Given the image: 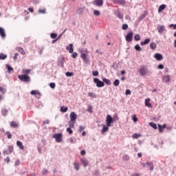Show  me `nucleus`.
<instances>
[{
  "mask_svg": "<svg viewBox=\"0 0 176 176\" xmlns=\"http://www.w3.org/2000/svg\"><path fill=\"white\" fill-rule=\"evenodd\" d=\"M18 78L19 80H21V82H30L31 80V78L27 74L19 75Z\"/></svg>",
  "mask_w": 176,
  "mask_h": 176,
  "instance_id": "obj_1",
  "label": "nucleus"
},
{
  "mask_svg": "<svg viewBox=\"0 0 176 176\" xmlns=\"http://www.w3.org/2000/svg\"><path fill=\"white\" fill-rule=\"evenodd\" d=\"M115 122V119L112 118V116L111 115H107L106 117V124L108 127H111V125L112 123Z\"/></svg>",
  "mask_w": 176,
  "mask_h": 176,
  "instance_id": "obj_2",
  "label": "nucleus"
},
{
  "mask_svg": "<svg viewBox=\"0 0 176 176\" xmlns=\"http://www.w3.org/2000/svg\"><path fill=\"white\" fill-rule=\"evenodd\" d=\"M139 72H140L141 76H145V75H146V74H148V68L145 66H142L139 69Z\"/></svg>",
  "mask_w": 176,
  "mask_h": 176,
  "instance_id": "obj_3",
  "label": "nucleus"
},
{
  "mask_svg": "<svg viewBox=\"0 0 176 176\" xmlns=\"http://www.w3.org/2000/svg\"><path fill=\"white\" fill-rule=\"evenodd\" d=\"M56 142H61L63 141V133H56L53 135Z\"/></svg>",
  "mask_w": 176,
  "mask_h": 176,
  "instance_id": "obj_4",
  "label": "nucleus"
},
{
  "mask_svg": "<svg viewBox=\"0 0 176 176\" xmlns=\"http://www.w3.org/2000/svg\"><path fill=\"white\" fill-rule=\"evenodd\" d=\"M94 82L96 84L97 87H104V86L105 85V84H104V82L100 80L98 78H94Z\"/></svg>",
  "mask_w": 176,
  "mask_h": 176,
  "instance_id": "obj_5",
  "label": "nucleus"
},
{
  "mask_svg": "<svg viewBox=\"0 0 176 176\" xmlns=\"http://www.w3.org/2000/svg\"><path fill=\"white\" fill-rule=\"evenodd\" d=\"M133 35H134L133 32H131L127 34V35L126 36V42H131V41H133Z\"/></svg>",
  "mask_w": 176,
  "mask_h": 176,
  "instance_id": "obj_6",
  "label": "nucleus"
},
{
  "mask_svg": "<svg viewBox=\"0 0 176 176\" xmlns=\"http://www.w3.org/2000/svg\"><path fill=\"white\" fill-rule=\"evenodd\" d=\"M93 3L96 5V6H102V5H104V0H94Z\"/></svg>",
  "mask_w": 176,
  "mask_h": 176,
  "instance_id": "obj_7",
  "label": "nucleus"
},
{
  "mask_svg": "<svg viewBox=\"0 0 176 176\" xmlns=\"http://www.w3.org/2000/svg\"><path fill=\"white\" fill-rule=\"evenodd\" d=\"M13 153V146H9L8 150L4 151V155H10V153Z\"/></svg>",
  "mask_w": 176,
  "mask_h": 176,
  "instance_id": "obj_8",
  "label": "nucleus"
},
{
  "mask_svg": "<svg viewBox=\"0 0 176 176\" xmlns=\"http://www.w3.org/2000/svg\"><path fill=\"white\" fill-rule=\"evenodd\" d=\"M76 119H78V116L75 112H72L70 113V120L73 122H76Z\"/></svg>",
  "mask_w": 176,
  "mask_h": 176,
  "instance_id": "obj_9",
  "label": "nucleus"
},
{
  "mask_svg": "<svg viewBox=\"0 0 176 176\" xmlns=\"http://www.w3.org/2000/svg\"><path fill=\"white\" fill-rule=\"evenodd\" d=\"M0 36L3 39L6 38V33H5V29L0 27Z\"/></svg>",
  "mask_w": 176,
  "mask_h": 176,
  "instance_id": "obj_10",
  "label": "nucleus"
},
{
  "mask_svg": "<svg viewBox=\"0 0 176 176\" xmlns=\"http://www.w3.org/2000/svg\"><path fill=\"white\" fill-rule=\"evenodd\" d=\"M0 36L3 39L6 38V33H5V29L0 27Z\"/></svg>",
  "mask_w": 176,
  "mask_h": 176,
  "instance_id": "obj_11",
  "label": "nucleus"
},
{
  "mask_svg": "<svg viewBox=\"0 0 176 176\" xmlns=\"http://www.w3.org/2000/svg\"><path fill=\"white\" fill-rule=\"evenodd\" d=\"M157 30L159 34H162L163 32L166 30V27H164V25H158Z\"/></svg>",
  "mask_w": 176,
  "mask_h": 176,
  "instance_id": "obj_12",
  "label": "nucleus"
},
{
  "mask_svg": "<svg viewBox=\"0 0 176 176\" xmlns=\"http://www.w3.org/2000/svg\"><path fill=\"white\" fill-rule=\"evenodd\" d=\"M154 57L157 60V61H162V60H163V55L158 53H156L154 55Z\"/></svg>",
  "mask_w": 176,
  "mask_h": 176,
  "instance_id": "obj_13",
  "label": "nucleus"
},
{
  "mask_svg": "<svg viewBox=\"0 0 176 176\" xmlns=\"http://www.w3.org/2000/svg\"><path fill=\"white\" fill-rule=\"evenodd\" d=\"M66 50H69V53H74V45L69 44V46L66 47Z\"/></svg>",
  "mask_w": 176,
  "mask_h": 176,
  "instance_id": "obj_14",
  "label": "nucleus"
},
{
  "mask_svg": "<svg viewBox=\"0 0 176 176\" xmlns=\"http://www.w3.org/2000/svg\"><path fill=\"white\" fill-rule=\"evenodd\" d=\"M113 2L118 5H124L126 3V1L124 0H113Z\"/></svg>",
  "mask_w": 176,
  "mask_h": 176,
  "instance_id": "obj_15",
  "label": "nucleus"
},
{
  "mask_svg": "<svg viewBox=\"0 0 176 176\" xmlns=\"http://www.w3.org/2000/svg\"><path fill=\"white\" fill-rule=\"evenodd\" d=\"M145 105L146 107H148V108H152V104H151L150 98L145 99Z\"/></svg>",
  "mask_w": 176,
  "mask_h": 176,
  "instance_id": "obj_16",
  "label": "nucleus"
},
{
  "mask_svg": "<svg viewBox=\"0 0 176 176\" xmlns=\"http://www.w3.org/2000/svg\"><path fill=\"white\" fill-rule=\"evenodd\" d=\"M16 145L19 146V149L24 151V145H23V142H21L20 140L16 142Z\"/></svg>",
  "mask_w": 176,
  "mask_h": 176,
  "instance_id": "obj_17",
  "label": "nucleus"
},
{
  "mask_svg": "<svg viewBox=\"0 0 176 176\" xmlns=\"http://www.w3.org/2000/svg\"><path fill=\"white\" fill-rule=\"evenodd\" d=\"M109 130V126L103 125V127L101 131V134H104V133H107Z\"/></svg>",
  "mask_w": 176,
  "mask_h": 176,
  "instance_id": "obj_18",
  "label": "nucleus"
},
{
  "mask_svg": "<svg viewBox=\"0 0 176 176\" xmlns=\"http://www.w3.org/2000/svg\"><path fill=\"white\" fill-rule=\"evenodd\" d=\"M81 163L83 164L84 167H87L89 166V161L86 159H81Z\"/></svg>",
  "mask_w": 176,
  "mask_h": 176,
  "instance_id": "obj_19",
  "label": "nucleus"
},
{
  "mask_svg": "<svg viewBox=\"0 0 176 176\" xmlns=\"http://www.w3.org/2000/svg\"><path fill=\"white\" fill-rule=\"evenodd\" d=\"M149 42H151V38H146L144 41H141L140 45L142 46H144L145 45H148V43H149Z\"/></svg>",
  "mask_w": 176,
  "mask_h": 176,
  "instance_id": "obj_20",
  "label": "nucleus"
},
{
  "mask_svg": "<svg viewBox=\"0 0 176 176\" xmlns=\"http://www.w3.org/2000/svg\"><path fill=\"white\" fill-rule=\"evenodd\" d=\"M146 166H147V167L150 168L151 171H153V168H154L153 163L147 162H146Z\"/></svg>",
  "mask_w": 176,
  "mask_h": 176,
  "instance_id": "obj_21",
  "label": "nucleus"
},
{
  "mask_svg": "<svg viewBox=\"0 0 176 176\" xmlns=\"http://www.w3.org/2000/svg\"><path fill=\"white\" fill-rule=\"evenodd\" d=\"M102 80L108 86H109V85H111V80H109V79H107L104 77L102 78Z\"/></svg>",
  "mask_w": 176,
  "mask_h": 176,
  "instance_id": "obj_22",
  "label": "nucleus"
},
{
  "mask_svg": "<svg viewBox=\"0 0 176 176\" xmlns=\"http://www.w3.org/2000/svg\"><path fill=\"white\" fill-rule=\"evenodd\" d=\"M163 81L165 83H168V82H170V76L167 75L163 77Z\"/></svg>",
  "mask_w": 176,
  "mask_h": 176,
  "instance_id": "obj_23",
  "label": "nucleus"
},
{
  "mask_svg": "<svg viewBox=\"0 0 176 176\" xmlns=\"http://www.w3.org/2000/svg\"><path fill=\"white\" fill-rule=\"evenodd\" d=\"M164 9H166V5H164V4L161 5V6L159 7V8H158V12H159V13L163 12V10H164Z\"/></svg>",
  "mask_w": 176,
  "mask_h": 176,
  "instance_id": "obj_24",
  "label": "nucleus"
},
{
  "mask_svg": "<svg viewBox=\"0 0 176 176\" xmlns=\"http://www.w3.org/2000/svg\"><path fill=\"white\" fill-rule=\"evenodd\" d=\"M69 127L74 129L75 127V121L69 120Z\"/></svg>",
  "mask_w": 176,
  "mask_h": 176,
  "instance_id": "obj_25",
  "label": "nucleus"
},
{
  "mask_svg": "<svg viewBox=\"0 0 176 176\" xmlns=\"http://www.w3.org/2000/svg\"><path fill=\"white\" fill-rule=\"evenodd\" d=\"M74 168L76 170V171H79L80 167L79 166V164L78 162H74Z\"/></svg>",
  "mask_w": 176,
  "mask_h": 176,
  "instance_id": "obj_26",
  "label": "nucleus"
},
{
  "mask_svg": "<svg viewBox=\"0 0 176 176\" xmlns=\"http://www.w3.org/2000/svg\"><path fill=\"white\" fill-rule=\"evenodd\" d=\"M10 126H11V127H19V124H17V122H16V121H12L10 122Z\"/></svg>",
  "mask_w": 176,
  "mask_h": 176,
  "instance_id": "obj_27",
  "label": "nucleus"
},
{
  "mask_svg": "<svg viewBox=\"0 0 176 176\" xmlns=\"http://www.w3.org/2000/svg\"><path fill=\"white\" fill-rule=\"evenodd\" d=\"M16 50H18V52H19L21 54H25V51H24V50L22 47H17Z\"/></svg>",
  "mask_w": 176,
  "mask_h": 176,
  "instance_id": "obj_28",
  "label": "nucleus"
},
{
  "mask_svg": "<svg viewBox=\"0 0 176 176\" xmlns=\"http://www.w3.org/2000/svg\"><path fill=\"white\" fill-rule=\"evenodd\" d=\"M150 47H151V49H152V50H155L157 47L156 43H151Z\"/></svg>",
  "mask_w": 176,
  "mask_h": 176,
  "instance_id": "obj_29",
  "label": "nucleus"
},
{
  "mask_svg": "<svg viewBox=\"0 0 176 176\" xmlns=\"http://www.w3.org/2000/svg\"><path fill=\"white\" fill-rule=\"evenodd\" d=\"M149 126H151V127H153V129H155V130H156L157 129V125H156V124H155L154 122H150Z\"/></svg>",
  "mask_w": 176,
  "mask_h": 176,
  "instance_id": "obj_30",
  "label": "nucleus"
},
{
  "mask_svg": "<svg viewBox=\"0 0 176 176\" xmlns=\"http://www.w3.org/2000/svg\"><path fill=\"white\" fill-rule=\"evenodd\" d=\"M81 58L83 60V61H86V60H87V55H86L85 53H82Z\"/></svg>",
  "mask_w": 176,
  "mask_h": 176,
  "instance_id": "obj_31",
  "label": "nucleus"
},
{
  "mask_svg": "<svg viewBox=\"0 0 176 176\" xmlns=\"http://www.w3.org/2000/svg\"><path fill=\"white\" fill-rule=\"evenodd\" d=\"M67 111H68V107H65L64 106L60 107V111L65 113Z\"/></svg>",
  "mask_w": 176,
  "mask_h": 176,
  "instance_id": "obj_32",
  "label": "nucleus"
},
{
  "mask_svg": "<svg viewBox=\"0 0 176 176\" xmlns=\"http://www.w3.org/2000/svg\"><path fill=\"white\" fill-rule=\"evenodd\" d=\"M8 58V55L0 54V60H6Z\"/></svg>",
  "mask_w": 176,
  "mask_h": 176,
  "instance_id": "obj_33",
  "label": "nucleus"
},
{
  "mask_svg": "<svg viewBox=\"0 0 176 176\" xmlns=\"http://www.w3.org/2000/svg\"><path fill=\"white\" fill-rule=\"evenodd\" d=\"M6 68L8 72H13V67H10L9 65H6Z\"/></svg>",
  "mask_w": 176,
  "mask_h": 176,
  "instance_id": "obj_34",
  "label": "nucleus"
},
{
  "mask_svg": "<svg viewBox=\"0 0 176 176\" xmlns=\"http://www.w3.org/2000/svg\"><path fill=\"white\" fill-rule=\"evenodd\" d=\"M135 50H137V52H141V50H142V49L141 48V47L138 44L135 45Z\"/></svg>",
  "mask_w": 176,
  "mask_h": 176,
  "instance_id": "obj_35",
  "label": "nucleus"
},
{
  "mask_svg": "<svg viewBox=\"0 0 176 176\" xmlns=\"http://www.w3.org/2000/svg\"><path fill=\"white\" fill-rule=\"evenodd\" d=\"M1 112L3 116H6V115H8V110L6 109H2Z\"/></svg>",
  "mask_w": 176,
  "mask_h": 176,
  "instance_id": "obj_36",
  "label": "nucleus"
},
{
  "mask_svg": "<svg viewBox=\"0 0 176 176\" xmlns=\"http://www.w3.org/2000/svg\"><path fill=\"white\" fill-rule=\"evenodd\" d=\"M30 72H31V69H23L22 70V74H30Z\"/></svg>",
  "mask_w": 176,
  "mask_h": 176,
  "instance_id": "obj_37",
  "label": "nucleus"
},
{
  "mask_svg": "<svg viewBox=\"0 0 176 176\" xmlns=\"http://www.w3.org/2000/svg\"><path fill=\"white\" fill-rule=\"evenodd\" d=\"M135 41H140L141 39V36H140V34H135L134 36Z\"/></svg>",
  "mask_w": 176,
  "mask_h": 176,
  "instance_id": "obj_38",
  "label": "nucleus"
},
{
  "mask_svg": "<svg viewBox=\"0 0 176 176\" xmlns=\"http://www.w3.org/2000/svg\"><path fill=\"white\" fill-rule=\"evenodd\" d=\"M94 16H100V14H101V13L100 12V11L95 10L94 11Z\"/></svg>",
  "mask_w": 176,
  "mask_h": 176,
  "instance_id": "obj_39",
  "label": "nucleus"
},
{
  "mask_svg": "<svg viewBox=\"0 0 176 176\" xmlns=\"http://www.w3.org/2000/svg\"><path fill=\"white\" fill-rule=\"evenodd\" d=\"M50 37L52 39H56L57 38V34L56 33H52Z\"/></svg>",
  "mask_w": 176,
  "mask_h": 176,
  "instance_id": "obj_40",
  "label": "nucleus"
},
{
  "mask_svg": "<svg viewBox=\"0 0 176 176\" xmlns=\"http://www.w3.org/2000/svg\"><path fill=\"white\" fill-rule=\"evenodd\" d=\"M71 127H68L67 128V133H69V134H73L74 133V131H72V129H71Z\"/></svg>",
  "mask_w": 176,
  "mask_h": 176,
  "instance_id": "obj_41",
  "label": "nucleus"
},
{
  "mask_svg": "<svg viewBox=\"0 0 176 176\" xmlns=\"http://www.w3.org/2000/svg\"><path fill=\"white\" fill-rule=\"evenodd\" d=\"M119 83H120V81H119L118 79H116V80L113 82L114 86H116V87L119 86Z\"/></svg>",
  "mask_w": 176,
  "mask_h": 176,
  "instance_id": "obj_42",
  "label": "nucleus"
},
{
  "mask_svg": "<svg viewBox=\"0 0 176 176\" xmlns=\"http://www.w3.org/2000/svg\"><path fill=\"white\" fill-rule=\"evenodd\" d=\"M38 13H43V14H45L46 13V9H39L38 11Z\"/></svg>",
  "mask_w": 176,
  "mask_h": 176,
  "instance_id": "obj_43",
  "label": "nucleus"
},
{
  "mask_svg": "<svg viewBox=\"0 0 176 176\" xmlns=\"http://www.w3.org/2000/svg\"><path fill=\"white\" fill-rule=\"evenodd\" d=\"M88 96H89V97H91V98H93V97L96 98V95L93 92H89Z\"/></svg>",
  "mask_w": 176,
  "mask_h": 176,
  "instance_id": "obj_44",
  "label": "nucleus"
},
{
  "mask_svg": "<svg viewBox=\"0 0 176 176\" xmlns=\"http://www.w3.org/2000/svg\"><path fill=\"white\" fill-rule=\"evenodd\" d=\"M50 87H51V89H55V87H56V83H54V82H51V83L50 84Z\"/></svg>",
  "mask_w": 176,
  "mask_h": 176,
  "instance_id": "obj_45",
  "label": "nucleus"
},
{
  "mask_svg": "<svg viewBox=\"0 0 176 176\" xmlns=\"http://www.w3.org/2000/svg\"><path fill=\"white\" fill-rule=\"evenodd\" d=\"M132 119H133V122H135L138 121V118H137V116H135V115H133L132 116Z\"/></svg>",
  "mask_w": 176,
  "mask_h": 176,
  "instance_id": "obj_46",
  "label": "nucleus"
},
{
  "mask_svg": "<svg viewBox=\"0 0 176 176\" xmlns=\"http://www.w3.org/2000/svg\"><path fill=\"white\" fill-rule=\"evenodd\" d=\"M30 94H32V96H36V94H38L39 93H38V91H31Z\"/></svg>",
  "mask_w": 176,
  "mask_h": 176,
  "instance_id": "obj_47",
  "label": "nucleus"
},
{
  "mask_svg": "<svg viewBox=\"0 0 176 176\" xmlns=\"http://www.w3.org/2000/svg\"><path fill=\"white\" fill-rule=\"evenodd\" d=\"M92 75L93 76H98V71H94Z\"/></svg>",
  "mask_w": 176,
  "mask_h": 176,
  "instance_id": "obj_48",
  "label": "nucleus"
},
{
  "mask_svg": "<svg viewBox=\"0 0 176 176\" xmlns=\"http://www.w3.org/2000/svg\"><path fill=\"white\" fill-rule=\"evenodd\" d=\"M66 76H74V73L67 72H66Z\"/></svg>",
  "mask_w": 176,
  "mask_h": 176,
  "instance_id": "obj_49",
  "label": "nucleus"
},
{
  "mask_svg": "<svg viewBox=\"0 0 176 176\" xmlns=\"http://www.w3.org/2000/svg\"><path fill=\"white\" fill-rule=\"evenodd\" d=\"M129 28V25L124 23L122 25V30H127Z\"/></svg>",
  "mask_w": 176,
  "mask_h": 176,
  "instance_id": "obj_50",
  "label": "nucleus"
},
{
  "mask_svg": "<svg viewBox=\"0 0 176 176\" xmlns=\"http://www.w3.org/2000/svg\"><path fill=\"white\" fill-rule=\"evenodd\" d=\"M4 162L6 163H10V157H7L6 159H4Z\"/></svg>",
  "mask_w": 176,
  "mask_h": 176,
  "instance_id": "obj_51",
  "label": "nucleus"
},
{
  "mask_svg": "<svg viewBox=\"0 0 176 176\" xmlns=\"http://www.w3.org/2000/svg\"><path fill=\"white\" fill-rule=\"evenodd\" d=\"M125 94L126 96H130V94H131V91H130V89H126Z\"/></svg>",
  "mask_w": 176,
  "mask_h": 176,
  "instance_id": "obj_52",
  "label": "nucleus"
},
{
  "mask_svg": "<svg viewBox=\"0 0 176 176\" xmlns=\"http://www.w3.org/2000/svg\"><path fill=\"white\" fill-rule=\"evenodd\" d=\"M6 135L8 140H10V138H12V134H10V132H6Z\"/></svg>",
  "mask_w": 176,
  "mask_h": 176,
  "instance_id": "obj_53",
  "label": "nucleus"
},
{
  "mask_svg": "<svg viewBox=\"0 0 176 176\" xmlns=\"http://www.w3.org/2000/svg\"><path fill=\"white\" fill-rule=\"evenodd\" d=\"M140 135H138V133H135V134L133 135V138L138 139V138H140Z\"/></svg>",
  "mask_w": 176,
  "mask_h": 176,
  "instance_id": "obj_54",
  "label": "nucleus"
},
{
  "mask_svg": "<svg viewBox=\"0 0 176 176\" xmlns=\"http://www.w3.org/2000/svg\"><path fill=\"white\" fill-rule=\"evenodd\" d=\"M72 57L73 58H76V57H78V53H76V52L73 53L72 55Z\"/></svg>",
  "mask_w": 176,
  "mask_h": 176,
  "instance_id": "obj_55",
  "label": "nucleus"
},
{
  "mask_svg": "<svg viewBox=\"0 0 176 176\" xmlns=\"http://www.w3.org/2000/svg\"><path fill=\"white\" fill-rule=\"evenodd\" d=\"M169 27L170 28H173V30H176V24H170Z\"/></svg>",
  "mask_w": 176,
  "mask_h": 176,
  "instance_id": "obj_56",
  "label": "nucleus"
},
{
  "mask_svg": "<svg viewBox=\"0 0 176 176\" xmlns=\"http://www.w3.org/2000/svg\"><path fill=\"white\" fill-rule=\"evenodd\" d=\"M158 127H159L160 133H162V131H163V130H164V129L162 127V125L158 124Z\"/></svg>",
  "mask_w": 176,
  "mask_h": 176,
  "instance_id": "obj_57",
  "label": "nucleus"
},
{
  "mask_svg": "<svg viewBox=\"0 0 176 176\" xmlns=\"http://www.w3.org/2000/svg\"><path fill=\"white\" fill-rule=\"evenodd\" d=\"M50 123V120H46L45 121H43V124H49Z\"/></svg>",
  "mask_w": 176,
  "mask_h": 176,
  "instance_id": "obj_58",
  "label": "nucleus"
},
{
  "mask_svg": "<svg viewBox=\"0 0 176 176\" xmlns=\"http://www.w3.org/2000/svg\"><path fill=\"white\" fill-rule=\"evenodd\" d=\"M0 91L3 93V94H5L6 93V90L3 89V88L0 87Z\"/></svg>",
  "mask_w": 176,
  "mask_h": 176,
  "instance_id": "obj_59",
  "label": "nucleus"
},
{
  "mask_svg": "<svg viewBox=\"0 0 176 176\" xmlns=\"http://www.w3.org/2000/svg\"><path fill=\"white\" fill-rule=\"evenodd\" d=\"M80 155L82 156H85V155H86V151L85 150H82L80 152Z\"/></svg>",
  "mask_w": 176,
  "mask_h": 176,
  "instance_id": "obj_60",
  "label": "nucleus"
},
{
  "mask_svg": "<svg viewBox=\"0 0 176 176\" xmlns=\"http://www.w3.org/2000/svg\"><path fill=\"white\" fill-rule=\"evenodd\" d=\"M117 16H118V19H122L123 17V15L122 14H120V12H118L117 14Z\"/></svg>",
  "mask_w": 176,
  "mask_h": 176,
  "instance_id": "obj_61",
  "label": "nucleus"
},
{
  "mask_svg": "<svg viewBox=\"0 0 176 176\" xmlns=\"http://www.w3.org/2000/svg\"><path fill=\"white\" fill-rule=\"evenodd\" d=\"M158 68H159V69H163L164 68V65H158Z\"/></svg>",
  "mask_w": 176,
  "mask_h": 176,
  "instance_id": "obj_62",
  "label": "nucleus"
},
{
  "mask_svg": "<svg viewBox=\"0 0 176 176\" xmlns=\"http://www.w3.org/2000/svg\"><path fill=\"white\" fill-rule=\"evenodd\" d=\"M28 10H29V12H30V13H34V8H29L28 9Z\"/></svg>",
  "mask_w": 176,
  "mask_h": 176,
  "instance_id": "obj_63",
  "label": "nucleus"
},
{
  "mask_svg": "<svg viewBox=\"0 0 176 176\" xmlns=\"http://www.w3.org/2000/svg\"><path fill=\"white\" fill-rule=\"evenodd\" d=\"M85 129L84 126H79V131H83V129Z\"/></svg>",
  "mask_w": 176,
  "mask_h": 176,
  "instance_id": "obj_64",
  "label": "nucleus"
}]
</instances>
